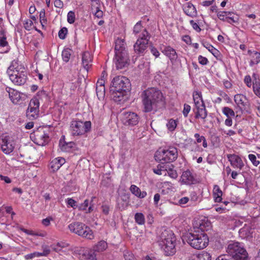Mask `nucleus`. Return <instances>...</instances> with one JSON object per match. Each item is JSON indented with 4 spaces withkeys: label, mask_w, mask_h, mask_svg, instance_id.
Listing matches in <instances>:
<instances>
[{
    "label": "nucleus",
    "mask_w": 260,
    "mask_h": 260,
    "mask_svg": "<svg viewBox=\"0 0 260 260\" xmlns=\"http://www.w3.org/2000/svg\"><path fill=\"white\" fill-rule=\"evenodd\" d=\"M130 88L131 83L127 78L122 76L115 77L110 85L113 100L119 104L127 101Z\"/></svg>",
    "instance_id": "nucleus-1"
},
{
    "label": "nucleus",
    "mask_w": 260,
    "mask_h": 260,
    "mask_svg": "<svg viewBox=\"0 0 260 260\" xmlns=\"http://www.w3.org/2000/svg\"><path fill=\"white\" fill-rule=\"evenodd\" d=\"M199 230L194 231L193 233H187L184 236L183 240H185L192 247L197 249H202L205 248L208 244L209 240L206 234L204 231H207L203 223L200 224Z\"/></svg>",
    "instance_id": "nucleus-2"
},
{
    "label": "nucleus",
    "mask_w": 260,
    "mask_h": 260,
    "mask_svg": "<svg viewBox=\"0 0 260 260\" xmlns=\"http://www.w3.org/2000/svg\"><path fill=\"white\" fill-rule=\"evenodd\" d=\"M7 73L10 80L16 85H24L27 79L26 70L18 59H14L11 62Z\"/></svg>",
    "instance_id": "nucleus-3"
},
{
    "label": "nucleus",
    "mask_w": 260,
    "mask_h": 260,
    "mask_svg": "<svg viewBox=\"0 0 260 260\" xmlns=\"http://www.w3.org/2000/svg\"><path fill=\"white\" fill-rule=\"evenodd\" d=\"M144 111L149 112L156 108L158 103L162 101L164 96L160 90L151 88L144 91L142 94Z\"/></svg>",
    "instance_id": "nucleus-4"
},
{
    "label": "nucleus",
    "mask_w": 260,
    "mask_h": 260,
    "mask_svg": "<svg viewBox=\"0 0 260 260\" xmlns=\"http://www.w3.org/2000/svg\"><path fill=\"white\" fill-rule=\"evenodd\" d=\"M115 55L113 62L117 69H122L129 64V58L124 40L117 39L115 41Z\"/></svg>",
    "instance_id": "nucleus-5"
},
{
    "label": "nucleus",
    "mask_w": 260,
    "mask_h": 260,
    "mask_svg": "<svg viewBox=\"0 0 260 260\" xmlns=\"http://www.w3.org/2000/svg\"><path fill=\"white\" fill-rule=\"evenodd\" d=\"M176 237L172 231H163L159 235L158 244L166 255H172L176 252Z\"/></svg>",
    "instance_id": "nucleus-6"
},
{
    "label": "nucleus",
    "mask_w": 260,
    "mask_h": 260,
    "mask_svg": "<svg viewBox=\"0 0 260 260\" xmlns=\"http://www.w3.org/2000/svg\"><path fill=\"white\" fill-rule=\"evenodd\" d=\"M154 158L161 164H168L175 161L178 157L177 149L174 147L159 148L154 154Z\"/></svg>",
    "instance_id": "nucleus-7"
},
{
    "label": "nucleus",
    "mask_w": 260,
    "mask_h": 260,
    "mask_svg": "<svg viewBox=\"0 0 260 260\" xmlns=\"http://www.w3.org/2000/svg\"><path fill=\"white\" fill-rule=\"evenodd\" d=\"M68 228L72 233L87 239L92 240L94 238L92 230L82 222H72L68 225Z\"/></svg>",
    "instance_id": "nucleus-8"
},
{
    "label": "nucleus",
    "mask_w": 260,
    "mask_h": 260,
    "mask_svg": "<svg viewBox=\"0 0 260 260\" xmlns=\"http://www.w3.org/2000/svg\"><path fill=\"white\" fill-rule=\"evenodd\" d=\"M226 251L234 260H248L246 250L242 244L239 242L229 244Z\"/></svg>",
    "instance_id": "nucleus-9"
},
{
    "label": "nucleus",
    "mask_w": 260,
    "mask_h": 260,
    "mask_svg": "<svg viewBox=\"0 0 260 260\" xmlns=\"http://www.w3.org/2000/svg\"><path fill=\"white\" fill-rule=\"evenodd\" d=\"M91 125L90 121L83 122L81 120H72L70 124V131L73 136L82 135L90 130Z\"/></svg>",
    "instance_id": "nucleus-10"
},
{
    "label": "nucleus",
    "mask_w": 260,
    "mask_h": 260,
    "mask_svg": "<svg viewBox=\"0 0 260 260\" xmlns=\"http://www.w3.org/2000/svg\"><path fill=\"white\" fill-rule=\"evenodd\" d=\"M150 37L147 30L144 29L141 35L139 36V38L134 45L135 53L140 56L143 55L148 47V43Z\"/></svg>",
    "instance_id": "nucleus-11"
},
{
    "label": "nucleus",
    "mask_w": 260,
    "mask_h": 260,
    "mask_svg": "<svg viewBox=\"0 0 260 260\" xmlns=\"http://www.w3.org/2000/svg\"><path fill=\"white\" fill-rule=\"evenodd\" d=\"M122 121L125 125L134 126L136 125L139 122L140 117L133 112H124L122 113Z\"/></svg>",
    "instance_id": "nucleus-12"
},
{
    "label": "nucleus",
    "mask_w": 260,
    "mask_h": 260,
    "mask_svg": "<svg viewBox=\"0 0 260 260\" xmlns=\"http://www.w3.org/2000/svg\"><path fill=\"white\" fill-rule=\"evenodd\" d=\"M34 101L30 100L28 105V107L26 111V117L29 120L36 119L39 114L40 103H38L36 100Z\"/></svg>",
    "instance_id": "nucleus-13"
},
{
    "label": "nucleus",
    "mask_w": 260,
    "mask_h": 260,
    "mask_svg": "<svg viewBox=\"0 0 260 260\" xmlns=\"http://www.w3.org/2000/svg\"><path fill=\"white\" fill-rule=\"evenodd\" d=\"M0 145L2 151L7 154L11 153L15 147L14 141L8 136H1L0 138Z\"/></svg>",
    "instance_id": "nucleus-14"
},
{
    "label": "nucleus",
    "mask_w": 260,
    "mask_h": 260,
    "mask_svg": "<svg viewBox=\"0 0 260 260\" xmlns=\"http://www.w3.org/2000/svg\"><path fill=\"white\" fill-rule=\"evenodd\" d=\"M226 156L231 166L234 169L241 170L244 167V164L239 155L235 154H229Z\"/></svg>",
    "instance_id": "nucleus-15"
},
{
    "label": "nucleus",
    "mask_w": 260,
    "mask_h": 260,
    "mask_svg": "<svg viewBox=\"0 0 260 260\" xmlns=\"http://www.w3.org/2000/svg\"><path fill=\"white\" fill-rule=\"evenodd\" d=\"M6 91L8 93L9 99L14 104H17L21 101L22 93L9 87H6Z\"/></svg>",
    "instance_id": "nucleus-16"
},
{
    "label": "nucleus",
    "mask_w": 260,
    "mask_h": 260,
    "mask_svg": "<svg viewBox=\"0 0 260 260\" xmlns=\"http://www.w3.org/2000/svg\"><path fill=\"white\" fill-rule=\"evenodd\" d=\"M234 101L237 106L241 110H246L249 107V104L247 101L246 96L242 94H236Z\"/></svg>",
    "instance_id": "nucleus-17"
},
{
    "label": "nucleus",
    "mask_w": 260,
    "mask_h": 260,
    "mask_svg": "<svg viewBox=\"0 0 260 260\" xmlns=\"http://www.w3.org/2000/svg\"><path fill=\"white\" fill-rule=\"evenodd\" d=\"M194 112L195 113V118H201L204 121H205V119L207 117V111L206 109L205 104L195 106Z\"/></svg>",
    "instance_id": "nucleus-18"
},
{
    "label": "nucleus",
    "mask_w": 260,
    "mask_h": 260,
    "mask_svg": "<svg viewBox=\"0 0 260 260\" xmlns=\"http://www.w3.org/2000/svg\"><path fill=\"white\" fill-rule=\"evenodd\" d=\"M181 181L183 184L191 185L195 183L196 179L191 172L189 170H187L182 173Z\"/></svg>",
    "instance_id": "nucleus-19"
},
{
    "label": "nucleus",
    "mask_w": 260,
    "mask_h": 260,
    "mask_svg": "<svg viewBox=\"0 0 260 260\" xmlns=\"http://www.w3.org/2000/svg\"><path fill=\"white\" fill-rule=\"evenodd\" d=\"M92 60V56L89 52L86 51L82 54V66L87 72L91 66Z\"/></svg>",
    "instance_id": "nucleus-20"
},
{
    "label": "nucleus",
    "mask_w": 260,
    "mask_h": 260,
    "mask_svg": "<svg viewBox=\"0 0 260 260\" xmlns=\"http://www.w3.org/2000/svg\"><path fill=\"white\" fill-rule=\"evenodd\" d=\"M81 260H96V254L92 249L89 250L83 251L79 254Z\"/></svg>",
    "instance_id": "nucleus-21"
},
{
    "label": "nucleus",
    "mask_w": 260,
    "mask_h": 260,
    "mask_svg": "<svg viewBox=\"0 0 260 260\" xmlns=\"http://www.w3.org/2000/svg\"><path fill=\"white\" fill-rule=\"evenodd\" d=\"M66 162L64 158L62 157H57L53 159L50 163L49 166L55 172L57 171Z\"/></svg>",
    "instance_id": "nucleus-22"
},
{
    "label": "nucleus",
    "mask_w": 260,
    "mask_h": 260,
    "mask_svg": "<svg viewBox=\"0 0 260 260\" xmlns=\"http://www.w3.org/2000/svg\"><path fill=\"white\" fill-rule=\"evenodd\" d=\"M162 52L165 55L168 56L172 61L176 60L178 58V55L175 50L170 46L165 47Z\"/></svg>",
    "instance_id": "nucleus-23"
},
{
    "label": "nucleus",
    "mask_w": 260,
    "mask_h": 260,
    "mask_svg": "<svg viewBox=\"0 0 260 260\" xmlns=\"http://www.w3.org/2000/svg\"><path fill=\"white\" fill-rule=\"evenodd\" d=\"M36 140L38 141L37 144L39 145L43 146L46 144L49 141V136L44 132H37L35 134Z\"/></svg>",
    "instance_id": "nucleus-24"
},
{
    "label": "nucleus",
    "mask_w": 260,
    "mask_h": 260,
    "mask_svg": "<svg viewBox=\"0 0 260 260\" xmlns=\"http://www.w3.org/2000/svg\"><path fill=\"white\" fill-rule=\"evenodd\" d=\"M184 13L191 17L196 16L197 12L195 7L191 3H187V5L183 9Z\"/></svg>",
    "instance_id": "nucleus-25"
},
{
    "label": "nucleus",
    "mask_w": 260,
    "mask_h": 260,
    "mask_svg": "<svg viewBox=\"0 0 260 260\" xmlns=\"http://www.w3.org/2000/svg\"><path fill=\"white\" fill-rule=\"evenodd\" d=\"M129 190L133 194L140 199L144 198L147 196L146 191H141L140 189L135 185H132Z\"/></svg>",
    "instance_id": "nucleus-26"
},
{
    "label": "nucleus",
    "mask_w": 260,
    "mask_h": 260,
    "mask_svg": "<svg viewBox=\"0 0 260 260\" xmlns=\"http://www.w3.org/2000/svg\"><path fill=\"white\" fill-rule=\"evenodd\" d=\"M36 100L38 103H40V101L43 102L44 100H48V93L44 90L39 91L36 95L34 96L31 100L34 101Z\"/></svg>",
    "instance_id": "nucleus-27"
},
{
    "label": "nucleus",
    "mask_w": 260,
    "mask_h": 260,
    "mask_svg": "<svg viewBox=\"0 0 260 260\" xmlns=\"http://www.w3.org/2000/svg\"><path fill=\"white\" fill-rule=\"evenodd\" d=\"M248 53L251 57V59L249 62V64L251 67H252L254 64H257L260 62V53L257 52H252L250 50H248Z\"/></svg>",
    "instance_id": "nucleus-28"
},
{
    "label": "nucleus",
    "mask_w": 260,
    "mask_h": 260,
    "mask_svg": "<svg viewBox=\"0 0 260 260\" xmlns=\"http://www.w3.org/2000/svg\"><path fill=\"white\" fill-rule=\"evenodd\" d=\"M107 248V243L104 240L100 241L91 248L94 252H101Z\"/></svg>",
    "instance_id": "nucleus-29"
},
{
    "label": "nucleus",
    "mask_w": 260,
    "mask_h": 260,
    "mask_svg": "<svg viewBox=\"0 0 260 260\" xmlns=\"http://www.w3.org/2000/svg\"><path fill=\"white\" fill-rule=\"evenodd\" d=\"M74 146L75 143L73 142H66L61 140H60L59 146L62 151L69 152Z\"/></svg>",
    "instance_id": "nucleus-30"
},
{
    "label": "nucleus",
    "mask_w": 260,
    "mask_h": 260,
    "mask_svg": "<svg viewBox=\"0 0 260 260\" xmlns=\"http://www.w3.org/2000/svg\"><path fill=\"white\" fill-rule=\"evenodd\" d=\"M213 194L215 202H220L222 200V192L217 185H215L213 187Z\"/></svg>",
    "instance_id": "nucleus-31"
},
{
    "label": "nucleus",
    "mask_w": 260,
    "mask_h": 260,
    "mask_svg": "<svg viewBox=\"0 0 260 260\" xmlns=\"http://www.w3.org/2000/svg\"><path fill=\"white\" fill-rule=\"evenodd\" d=\"M0 46L2 47H6V50L5 52H8L10 49L8 42L7 41V37L5 32L4 30L0 31Z\"/></svg>",
    "instance_id": "nucleus-32"
},
{
    "label": "nucleus",
    "mask_w": 260,
    "mask_h": 260,
    "mask_svg": "<svg viewBox=\"0 0 260 260\" xmlns=\"http://www.w3.org/2000/svg\"><path fill=\"white\" fill-rule=\"evenodd\" d=\"M88 200H85L83 203L80 204L79 205H78L77 208H78L79 210L86 211V213H90L93 211V208L91 205H90V206L87 209V208L88 207Z\"/></svg>",
    "instance_id": "nucleus-33"
},
{
    "label": "nucleus",
    "mask_w": 260,
    "mask_h": 260,
    "mask_svg": "<svg viewBox=\"0 0 260 260\" xmlns=\"http://www.w3.org/2000/svg\"><path fill=\"white\" fill-rule=\"evenodd\" d=\"M69 245V244L67 243L60 242H58L56 244L51 245V248L54 251L59 252L62 250V248L68 247Z\"/></svg>",
    "instance_id": "nucleus-34"
},
{
    "label": "nucleus",
    "mask_w": 260,
    "mask_h": 260,
    "mask_svg": "<svg viewBox=\"0 0 260 260\" xmlns=\"http://www.w3.org/2000/svg\"><path fill=\"white\" fill-rule=\"evenodd\" d=\"M168 170V165L165 164H158L156 168L153 169V172L157 175H162Z\"/></svg>",
    "instance_id": "nucleus-35"
},
{
    "label": "nucleus",
    "mask_w": 260,
    "mask_h": 260,
    "mask_svg": "<svg viewBox=\"0 0 260 260\" xmlns=\"http://www.w3.org/2000/svg\"><path fill=\"white\" fill-rule=\"evenodd\" d=\"M193 99L195 106L204 104L202 99V94L199 91H194L193 93Z\"/></svg>",
    "instance_id": "nucleus-36"
},
{
    "label": "nucleus",
    "mask_w": 260,
    "mask_h": 260,
    "mask_svg": "<svg viewBox=\"0 0 260 260\" xmlns=\"http://www.w3.org/2000/svg\"><path fill=\"white\" fill-rule=\"evenodd\" d=\"M144 29L141 24V21H139L134 27L133 33L139 38V36L141 35Z\"/></svg>",
    "instance_id": "nucleus-37"
},
{
    "label": "nucleus",
    "mask_w": 260,
    "mask_h": 260,
    "mask_svg": "<svg viewBox=\"0 0 260 260\" xmlns=\"http://www.w3.org/2000/svg\"><path fill=\"white\" fill-rule=\"evenodd\" d=\"M72 50L67 48H64L62 52V58L64 61L68 62L71 57Z\"/></svg>",
    "instance_id": "nucleus-38"
},
{
    "label": "nucleus",
    "mask_w": 260,
    "mask_h": 260,
    "mask_svg": "<svg viewBox=\"0 0 260 260\" xmlns=\"http://www.w3.org/2000/svg\"><path fill=\"white\" fill-rule=\"evenodd\" d=\"M135 220L139 225L144 224L145 222L144 215L142 213H136L135 215Z\"/></svg>",
    "instance_id": "nucleus-39"
},
{
    "label": "nucleus",
    "mask_w": 260,
    "mask_h": 260,
    "mask_svg": "<svg viewBox=\"0 0 260 260\" xmlns=\"http://www.w3.org/2000/svg\"><path fill=\"white\" fill-rule=\"evenodd\" d=\"M193 260H211V256L207 252H202L197 255Z\"/></svg>",
    "instance_id": "nucleus-40"
},
{
    "label": "nucleus",
    "mask_w": 260,
    "mask_h": 260,
    "mask_svg": "<svg viewBox=\"0 0 260 260\" xmlns=\"http://www.w3.org/2000/svg\"><path fill=\"white\" fill-rule=\"evenodd\" d=\"M96 92L99 100L104 99L105 94V86L96 87Z\"/></svg>",
    "instance_id": "nucleus-41"
},
{
    "label": "nucleus",
    "mask_w": 260,
    "mask_h": 260,
    "mask_svg": "<svg viewBox=\"0 0 260 260\" xmlns=\"http://www.w3.org/2000/svg\"><path fill=\"white\" fill-rule=\"evenodd\" d=\"M222 111L227 117H234L235 115L233 110L228 107H223L222 109Z\"/></svg>",
    "instance_id": "nucleus-42"
},
{
    "label": "nucleus",
    "mask_w": 260,
    "mask_h": 260,
    "mask_svg": "<svg viewBox=\"0 0 260 260\" xmlns=\"http://www.w3.org/2000/svg\"><path fill=\"white\" fill-rule=\"evenodd\" d=\"M203 45L206 47L209 51H210L214 56H216L218 54V51L214 48L212 45L208 43H204Z\"/></svg>",
    "instance_id": "nucleus-43"
},
{
    "label": "nucleus",
    "mask_w": 260,
    "mask_h": 260,
    "mask_svg": "<svg viewBox=\"0 0 260 260\" xmlns=\"http://www.w3.org/2000/svg\"><path fill=\"white\" fill-rule=\"evenodd\" d=\"M167 127L170 131H174L177 126V121L174 119H170L167 124Z\"/></svg>",
    "instance_id": "nucleus-44"
},
{
    "label": "nucleus",
    "mask_w": 260,
    "mask_h": 260,
    "mask_svg": "<svg viewBox=\"0 0 260 260\" xmlns=\"http://www.w3.org/2000/svg\"><path fill=\"white\" fill-rule=\"evenodd\" d=\"M231 14H232V12L222 11V12H218L217 13V15L218 18L220 20H222L223 21H226V17H228V15H231Z\"/></svg>",
    "instance_id": "nucleus-45"
},
{
    "label": "nucleus",
    "mask_w": 260,
    "mask_h": 260,
    "mask_svg": "<svg viewBox=\"0 0 260 260\" xmlns=\"http://www.w3.org/2000/svg\"><path fill=\"white\" fill-rule=\"evenodd\" d=\"M252 87L254 94L260 98V83L254 82Z\"/></svg>",
    "instance_id": "nucleus-46"
},
{
    "label": "nucleus",
    "mask_w": 260,
    "mask_h": 260,
    "mask_svg": "<svg viewBox=\"0 0 260 260\" xmlns=\"http://www.w3.org/2000/svg\"><path fill=\"white\" fill-rule=\"evenodd\" d=\"M166 171L168 172L169 176L172 178L176 179L178 176L177 172L172 169L169 165H168V170Z\"/></svg>",
    "instance_id": "nucleus-47"
},
{
    "label": "nucleus",
    "mask_w": 260,
    "mask_h": 260,
    "mask_svg": "<svg viewBox=\"0 0 260 260\" xmlns=\"http://www.w3.org/2000/svg\"><path fill=\"white\" fill-rule=\"evenodd\" d=\"M67 20L70 24H72L75 22V14L73 11H70L69 12L67 15Z\"/></svg>",
    "instance_id": "nucleus-48"
},
{
    "label": "nucleus",
    "mask_w": 260,
    "mask_h": 260,
    "mask_svg": "<svg viewBox=\"0 0 260 260\" xmlns=\"http://www.w3.org/2000/svg\"><path fill=\"white\" fill-rule=\"evenodd\" d=\"M232 14L233 13H232L231 15H228V17L226 18V21L231 24L232 23H237L239 19L238 17L237 16H232Z\"/></svg>",
    "instance_id": "nucleus-49"
},
{
    "label": "nucleus",
    "mask_w": 260,
    "mask_h": 260,
    "mask_svg": "<svg viewBox=\"0 0 260 260\" xmlns=\"http://www.w3.org/2000/svg\"><path fill=\"white\" fill-rule=\"evenodd\" d=\"M66 203L69 206L73 208V209L77 208L78 205L77 202L72 198H68L66 200Z\"/></svg>",
    "instance_id": "nucleus-50"
},
{
    "label": "nucleus",
    "mask_w": 260,
    "mask_h": 260,
    "mask_svg": "<svg viewBox=\"0 0 260 260\" xmlns=\"http://www.w3.org/2000/svg\"><path fill=\"white\" fill-rule=\"evenodd\" d=\"M24 27L27 30H30L33 27V22L30 19H27L24 21Z\"/></svg>",
    "instance_id": "nucleus-51"
},
{
    "label": "nucleus",
    "mask_w": 260,
    "mask_h": 260,
    "mask_svg": "<svg viewBox=\"0 0 260 260\" xmlns=\"http://www.w3.org/2000/svg\"><path fill=\"white\" fill-rule=\"evenodd\" d=\"M68 32V29L66 27L61 28L58 32V37L60 39L63 40L66 38Z\"/></svg>",
    "instance_id": "nucleus-52"
},
{
    "label": "nucleus",
    "mask_w": 260,
    "mask_h": 260,
    "mask_svg": "<svg viewBox=\"0 0 260 260\" xmlns=\"http://www.w3.org/2000/svg\"><path fill=\"white\" fill-rule=\"evenodd\" d=\"M248 158L254 166H257L259 165V161L257 160L256 157L254 154H249Z\"/></svg>",
    "instance_id": "nucleus-53"
},
{
    "label": "nucleus",
    "mask_w": 260,
    "mask_h": 260,
    "mask_svg": "<svg viewBox=\"0 0 260 260\" xmlns=\"http://www.w3.org/2000/svg\"><path fill=\"white\" fill-rule=\"evenodd\" d=\"M40 22L41 23L43 26H44V24H46L47 19L45 18V13L44 10L41 11L40 13Z\"/></svg>",
    "instance_id": "nucleus-54"
},
{
    "label": "nucleus",
    "mask_w": 260,
    "mask_h": 260,
    "mask_svg": "<svg viewBox=\"0 0 260 260\" xmlns=\"http://www.w3.org/2000/svg\"><path fill=\"white\" fill-rule=\"evenodd\" d=\"M190 109L191 107L189 105L186 104L184 105L183 114L185 117H186L188 116V114L190 112Z\"/></svg>",
    "instance_id": "nucleus-55"
},
{
    "label": "nucleus",
    "mask_w": 260,
    "mask_h": 260,
    "mask_svg": "<svg viewBox=\"0 0 260 260\" xmlns=\"http://www.w3.org/2000/svg\"><path fill=\"white\" fill-rule=\"evenodd\" d=\"M104 72L102 73V76L100 79H99L96 82V87L105 86Z\"/></svg>",
    "instance_id": "nucleus-56"
},
{
    "label": "nucleus",
    "mask_w": 260,
    "mask_h": 260,
    "mask_svg": "<svg viewBox=\"0 0 260 260\" xmlns=\"http://www.w3.org/2000/svg\"><path fill=\"white\" fill-rule=\"evenodd\" d=\"M124 257L125 260H136L134 255L128 251H126L124 254Z\"/></svg>",
    "instance_id": "nucleus-57"
},
{
    "label": "nucleus",
    "mask_w": 260,
    "mask_h": 260,
    "mask_svg": "<svg viewBox=\"0 0 260 260\" xmlns=\"http://www.w3.org/2000/svg\"><path fill=\"white\" fill-rule=\"evenodd\" d=\"M198 60L199 63L202 65H206L208 62L207 58L202 55H199L198 57Z\"/></svg>",
    "instance_id": "nucleus-58"
},
{
    "label": "nucleus",
    "mask_w": 260,
    "mask_h": 260,
    "mask_svg": "<svg viewBox=\"0 0 260 260\" xmlns=\"http://www.w3.org/2000/svg\"><path fill=\"white\" fill-rule=\"evenodd\" d=\"M190 24L193 27V28L196 30L198 32H200L201 30V29L199 27V25L195 22L193 20H191L189 21Z\"/></svg>",
    "instance_id": "nucleus-59"
},
{
    "label": "nucleus",
    "mask_w": 260,
    "mask_h": 260,
    "mask_svg": "<svg viewBox=\"0 0 260 260\" xmlns=\"http://www.w3.org/2000/svg\"><path fill=\"white\" fill-rule=\"evenodd\" d=\"M244 82L248 87L251 86V78L249 75H247L244 78Z\"/></svg>",
    "instance_id": "nucleus-60"
},
{
    "label": "nucleus",
    "mask_w": 260,
    "mask_h": 260,
    "mask_svg": "<svg viewBox=\"0 0 260 260\" xmlns=\"http://www.w3.org/2000/svg\"><path fill=\"white\" fill-rule=\"evenodd\" d=\"M53 220V218L51 217H48L45 219L42 220V223L45 226H48L50 223V221Z\"/></svg>",
    "instance_id": "nucleus-61"
},
{
    "label": "nucleus",
    "mask_w": 260,
    "mask_h": 260,
    "mask_svg": "<svg viewBox=\"0 0 260 260\" xmlns=\"http://www.w3.org/2000/svg\"><path fill=\"white\" fill-rule=\"evenodd\" d=\"M94 15L98 18H102L103 15V12L98 7H96V11L94 13Z\"/></svg>",
    "instance_id": "nucleus-62"
},
{
    "label": "nucleus",
    "mask_w": 260,
    "mask_h": 260,
    "mask_svg": "<svg viewBox=\"0 0 260 260\" xmlns=\"http://www.w3.org/2000/svg\"><path fill=\"white\" fill-rule=\"evenodd\" d=\"M102 212L105 215H108L109 212V206L107 205H103L101 207Z\"/></svg>",
    "instance_id": "nucleus-63"
},
{
    "label": "nucleus",
    "mask_w": 260,
    "mask_h": 260,
    "mask_svg": "<svg viewBox=\"0 0 260 260\" xmlns=\"http://www.w3.org/2000/svg\"><path fill=\"white\" fill-rule=\"evenodd\" d=\"M54 6L56 8L61 9L63 7V3L61 0H55Z\"/></svg>",
    "instance_id": "nucleus-64"
}]
</instances>
